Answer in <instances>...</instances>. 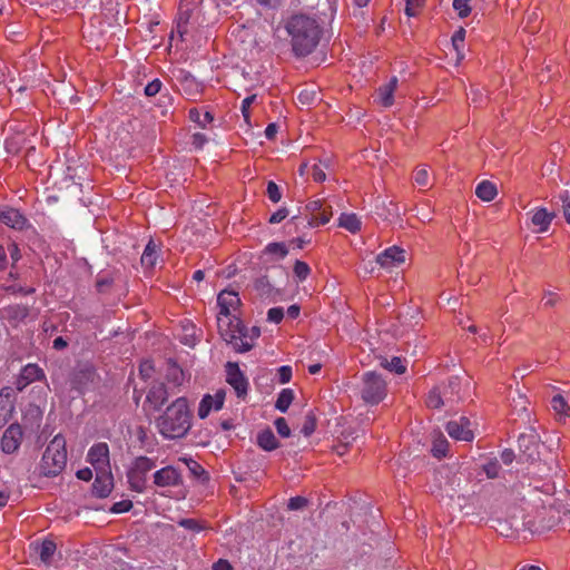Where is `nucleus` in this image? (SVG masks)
Returning <instances> with one entry per match:
<instances>
[{"label": "nucleus", "mask_w": 570, "mask_h": 570, "mask_svg": "<svg viewBox=\"0 0 570 570\" xmlns=\"http://www.w3.org/2000/svg\"><path fill=\"white\" fill-rule=\"evenodd\" d=\"M191 419L193 413L188 400L185 396H179L156 417L155 426L166 440L181 439L189 432Z\"/></svg>", "instance_id": "nucleus-1"}, {"label": "nucleus", "mask_w": 570, "mask_h": 570, "mask_svg": "<svg viewBox=\"0 0 570 570\" xmlns=\"http://www.w3.org/2000/svg\"><path fill=\"white\" fill-rule=\"evenodd\" d=\"M285 28L291 37L292 49L295 56L306 57L317 47L322 28L314 18L305 14H295L288 19Z\"/></svg>", "instance_id": "nucleus-2"}, {"label": "nucleus", "mask_w": 570, "mask_h": 570, "mask_svg": "<svg viewBox=\"0 0 570 570\" xmlns=\"http://www.w3.org/2000/svg\"><path fill=\"white\" fill-rule=\"evenodd\" d=\"M217 326L224 341L236 352L245 353L253 348V344L247 341L248 330L236 315L217 316Z\"/></svg>", "instance_id": "nucleus-3"}, {"label": "nucleus", "mask_w": 570, "mask_h": 570, "mask_svg": "<svg viewBox=\"0 0 570 570\" xmlns=\"http://www.w3.org/2000/svg\"><path fill=\"white\" fill-rule=\"evenodd\" d=\"M67 464L66 439L57 434L47 445L41 462L40 473L45 476H56Z\"/></svg>", "instance_id": "nucleus-4"}, {"label": "nucleus", "mask_w": 570, "mask_h": 570, "mask_svg": "<svg viewBox=\"0 0 570 570\" xmlns=\"http://www.w3.org/2000/svg\"><path fill=\"white\" fill-rule=\"evenodd\" d=\"M386 394L387 384L380 374L368 371L362 375L360 395L366 404L376 405L385 399Z\"/></svg>", "instance_id": "nucleus-5"}, {"label": "nucleus", "mask_w": 570, "mask_h": 570, "mask_svg": "<svg viewBox=\"0 0 570 570\" xmlns=\"http://www.w3.org/2000/svg\"><path fill=\"white\" fill-rule=\"evenodd\" d=\"M156 466L151 458L137 456L127 471V481L130 490L142 493L146 490L147 474Z\"/></svg>", "instance_id": "nucleus-6"}, {"label": "nucleus", "mask_w": 570, "mask_h": 570, "mask_svg": "<svg viewBox=\"0 0 570 570\" xmlns=\"http://www.w3.org/2000/svg\"><path fill=\"white\" fill-rule=\"evenodd\" d=\"M173 79L175 80V85L178 87L179 91L189 99H195L203 91V83L185 69H175L173 71Z\"/></svg>", "instance_id": "nucleus-7"}, {"label": "nucleus", "mask_w": 570, "mask_h": 570, "mask_svg": "<svg viewBox=\"0 0 570 570\" xmlns=\"http://www.w3.org/2000/svg\"><path fill=\"white\" fill-rule=\"evenodd\" d=\"M226 382L233 387L238 399L247 396L249 382L238 363L227 362L225 365Z\"/></svg>", "instance_id": "nucleus-8"}, {"label": "nucleus", "mask_w": 570, "mask_h": 570, "mask_svg": "<svg viewBox=\"0 0 570 570\" xmlns=\"http://www.w3.org/2000/svg\"><path fill=\"white\" fill-rule=\"evenodd\" d=\"M305 209L309 216L307 222L309 227L325 225L332 217L331 206H327L323 200L320 199L311 200L306 205Z\"/></svg>", "instance_id": "nucleus-9"}, {"label": "nucleus", "mask_w": 570, "mask_h": 570, "mask_svg": "<svg viewBox=\"0 0 570 570\" xmlns=\"http://www.w3.org/2000/svg\"><path fill=\"white\" fill-rule=\"evenodd\" d=\"M87 459L97 471H110L109 446L106 442L94 444L88 451Z\"/></svg>", "instance_id": "nucleus-10"}, {"label": "nucleus", "mask_w": 570, "mask_h": 570, "mask_svg": "<svg viewBox=\"0 0 570 570\" xmlns=\"http://www.w3.org/2000/svg\"><path fill=\"white\" fill-rule=\"evenodd\" d=\"M175 394L176 391L170 390L165 383H156L150 386L146 401L155 411H159L167 403L168 399Z\"/></svg>", "instance_id": "nucleus-11"}, {"label": "nucleus", "mask_w": 570, "mask_h": 570, "mask_svg": "<svg viewBox=\"0 0 570 570\" xmlns=\"http://www.w3.org/2000/svg\"><path fill=\"white\" fill-rule=\"evenodd\" d=\"M22 436V429L18 423L9 425L1 438V450L7 454L14 453L20 448Z\"/></svg>", "instance_id": "nucleus-12"}, {"label": "nucleus", "mask_w": 570, "mask_h": 570, "mask_svg": "<svg viewBox=\"0 0 570 570\" xmlns=\"http://www.w3.org/2000/svg\"><path fill=\"white\" fill-rule=\"evenodd\" d=\"M154 484L159 488L178 487L183 483V478L178 469L167 465L154 473Z\"/></svg>", "instance_id": "nucleus-13"}, {"label": "nucleus", "mask_w": 570, "mask_h": 570, "mask_svg": "<svg viewBox=\"0 0 570 570\" xmlns=\"http://www.w3.org/2000/svg\"><path fill=\"white\" fill-rule=\"evenodd\" d=\"M445 430L448 434L458 441H472L474 435L470 429V421L461 416L459 420H452L446 423Z\"/></svg>", "instance_id": "nucleus-14"}, {"label": "nucleus", "mask_w": 570, "mask_h": 570, "mask_svg": "<svg viewBox=\"0 0 570 570\" xmlns=\"http://www.w3.org/2000/svg\"><path fill=\"white\" fill-rule=\"evenodd\" d=\"M405 262V250L397 247L391 246L382 252L376 257V263L385 268L391 269L393 267H397Z\"/></svg>", "instance_id": "nucleus-15"}, {"label": "nucleus", "mask_w": 570, "mask_h": 570, "mask_svg": "<svg viewBox=\"0 0 570 570\" xmlns=\"http://www.w3.org/2000/svg\"><path fill=\"white\" fill-rule=\"evenodd\" d=\"M219 312L217 316H232L240 305V298L236 292L222 291L217 297Z\"/></svg>", "instance_id": "nucleus-16"}, {"label": "nucleus", "mask_w": 570, "mask_h": 570, "mask_svg": "<svg viewBox=\"0 0 570 570\" xmlns=\"http://www.w3.org/2000/svg\"><path fill=\"white\" fill-rule=\"evenodd\" d=\"M27 218L16 208H0V223L14 228L22 229L27 225Z\"/></svg>", "instance_id": "nucleus-17"}, {"label": "nucleus", "mask_w": 570, "mask_h": 570, "mask_svg": "<svg viewBox=\"0 0 570 570\" xmlns=\"http://www.w3.org/2000/svg\"><path fill=\"white\" fill-rule=\"evenodd\" d=\"M114 487L112 475L110 471L99 472L92 484V493L97 498H107Z\"/></svg>", "instance_id": "nucleus-18"}, {"label": "nucleus", "mask_w": 570, "mask_h": 570, "mask_svg": "<svg viewBox=\"0 0 570 570\" xmlns=\"http://www.w3.org/2000/svg\"><path fill=\"white\" fill-rule=\"evenodd\" d=\"M376 215L386 222H395L400 218V208L393 200L381 199L375 205Z\"/></svg>", "instance_id": "nucleus-19"}, {"label": "nucleus", "mask_w": 570, "mask_h": 570, "mask_svg": "<svg viewBox=\"0 0 570 570\" xmlns=\"http://www.w3.org/2000/svg\"><path fill=\"white\" fill-rule=\"evenodd\" d=\"M97 373L92 367H85L75 373L72 379V386L80 393L89 389V385L95 382Z\"/></svg>", "instance_id": "nucleus-20"}, {"label": "nucleus", "mask_w": 570, "mask_h": 570, "mask_svg": "<svg viewBox=\"0 0 570 570\" xmlns=\"http://www.w3.org/2000/svg\"><path fill=\"white\" fill-rule=\"evenodd\" d=\"M42 379H45V373L41 367L33 363L27 364L21 370L18 379L19 390L32 382L41 381Z\"/></svg>", "instance_id": "nucleus-21"}, {"label": "nucleus", "mask_w": 570, "mask_h": 570, "mask_svg": "<svg viewBox=\"0 0 570 570\" xmlns=\"http://www.w3.org/2000/svg\"><path fill=\"white\" fill-rule=\"evenodd\" d=\"M166 382L170 385V390L176 391V394L180 392V386L185 382V373L175 362H168L166 368Z\"/></svg>", "instance_id": "nucleus-22"}, {"label": "nucleus", "mask_w": 570, "mask_h": 570, "mask_svg": "<svg viewBox=\"0 0 570 570\" xmlns=\"http://www.w3.org/2000/svg\"><path fill=\"white\" fill-rule=\"evenodd\" d=\"M397 78L392 77L389 82L382 85L376 91V99L383 107H391L394 102V91L397 87Z\"/></svg>", "instance_id": "nucleus-23"}, {"label": "nucleus", "mask_w": 570, "mask_h": 570, "mask_svg": "<svg viewBox=\"0 0 570 570\" xmlns=\"http://www.w3.org/2000/svg\"><path fill=\"white\" fill-rule=\"evenodd\" d=\"M440 386L446 405H452L461 399L460 379L458 376L449 377L448 382Z\"/></svg>", "instance_id": "nucleus-24"}, {"label": "nucleus", "mask_w": 570, "mask_h": 570, "mask_svg": "<svg viewBox=\"0 0 570 570\" xmlns=\"http://www.w3.org/2000/svg\"><path fill=\"white\" fill-rule=\"evenodd\" d=\"M518 443L519 449L529 460H534L538 456V436L534 433L521 434Z\"/></svg>", "instance_id": "nucleus-25"}, {"label": "nucleus", "mask_w": 570, "mask_h": 570, "mask_svg": "<svg viewBox=\"0 0 570 570\" xmlns=\"http://www.w3.org/2000/svg\"><path fill=\"white\" fill-rule=\"evenodd\" d=\"M554 218V214L548 212L546 208H537L532 216L531 223L534 227H537L538 233H544L549 229L552 219Z\"/></svg>", "instance_id": "nucleus-26"}, {"label": "nucleus", "mask_w": 570, "mask_h": 570, "mask_svg": "<svg viewBox=\"0 0 570 570\" xmlns=\"http://www.w3.org/2000/svg\"><path fill=\"white\" fill-rule=\"evenodd\" d=\"M35 553L40 558L43 563H49L56 552V543L52 540H43L42 542H35L30 546Z\"/></svg>", "instance_id": "nucleus-27"}, {"label": "nucleus", "mask_w": 570, "mask_h": 570, "mask_svg": "<svg viewBox=\"0 0 570 570\" xmlns=\"http://www.w3.org/2000/svg\"><path fill=\"white\" fill-rule=\"evenodd\" d=\"M254 288L262 298L274 299L279 294L267 276L258 277Z\"/></svg>", "instance_id": "nucleus-28"}, {"label": "nucleus", "mask_w": 570, "mask_h": 570, "mask_svg": "<svg viewBox=\"0 0 570 570\" xmlns=\"http://www.w3.org/2000/svg\"><path fill=\"white\" fill-rule=\"evenodd\" d=\"M475 195L483 202H491L497 197L498 189L493 183L482 180L475 188Z\"/></svg>", "instance_id": "nucleus-29"}, {"label": "nucleus", "mask_w": 570, "mask_h": 570, "mask_svg": "<svg viewBox=\"0 0 570 570\" xmlns=\"http://www.w3.org/2000/svg\"><path fill=\"white\" fill-rule=\"evenodd\" d=\"M257 444L265 451H273L278 448L279 443L273 431L267 429L258 433Z\"/></svg>", "instance_id": "nucleus-30"}, {"label": "nucleus", "mask_w": 570, "mask_h": 570, "mask_svg": "<svg viewBox=\"0 0 570 570\" xmlns=\"http://www.w3.org/2000/svg\"><path fill=\"white\" fill-rule=\"evenodd\" d=\"M188 118L190 121L197 124L200 128H206L214 120V116L209 110H199L198 108H191L188 111Z\"/></svg>", "instance_id": "nucleus-31"}, {"label": "nucleus", "mask_w": 570, "mask_h": 570, "mask_svg": "<svg viewBox=\"0 0 570 570\" xmlns=\"http://www.w3.org/2000/svg\"><path fill=\"white\" fill-rule=\"evenodd\" d=\"M158 259L157 254V245L154 243V240H149L148 244L145 247V250L141 255L140 262L141 265L146 268H153Z\"/></svg>", "instance_id": "nucleus-32"}, {"label": "nucleus", "mask_w": 570, "mask_h": 570, "mask_svg": "<svg viewBox=\"0 0 570 570\" xmlns=\"http://www.w3.org/2000/svg\"><path fill=\"white\" fill-rule=\"evenodd\" d=\"M551 407L559 420L570 417V406L561 394H556L551 400Z\"/></svg>", "instance_id": "nucleus-33"}, {"label": "nucleus", "mask_w": 570, "mask_h": 570, "mask_svg": "<svg viewBox=\"0 0 570 570\" xmlns=\"http://www.w3.org/2000/svg\"><path fill=\"white\" fill-rule=\"evenodd\" d=\"M338 225L351 233H356L361 229V220L355 214H341Z\"/></svg>", "instance_id": "nucleus-34"}, {"label": "nucleus", "mask_w": 570, "mask_h": 570, "mask_svg": "<svg viewBox=\"0 0 570 570\" xmlns=\"http://www.w3.org/2000/svg\"><path fill=\"white\" fill-rule=\"evenodd\" d=\"M13 410L9 393L0 392V429L7 423L10 413Z\"/></svg>", "instance_id": "nucleus-35"}, {"label": "nucleus", "mask_w": 570, "mask_h": 570, "mask_svg": "<svg viewBox=\"0 0 570 570\" xmlns=\"http://www.w3.org/2000/svg\"><path fill=\"white\" fill-rule=\"evenodd\" d=\"M294 401V391L292 389H283L276 400L275 409L282 413L287 412L289 405Z\"/></svg>", "instance_id": "nucleus-36"}, {"label": "nucleus", "mask_w": 570, "mask_h": 570, "mask_svg": "<svg viewBox=\"0 0 570 570\" xmlns=\"http://www.w3.org/2000/svg\"><path fill=\"white\" fill-rule=\"evenodd\" d=\"M425 402L426 405L431 409H440L441 406H448L440 385L435 386L429 392Z\"/></svg>", "instance_id": "nucleus-37"}, {"label": "nucleus", "mask_w": 570, "mask_h": 570, "mask_svg": "<svg viewBox=\"0 0 570 570\" xmlns=\"http://www.w3.org/2000/svg\"><path fill=\"white\" fill-rule=\"evenodd\" d=\"M382 367L389 370L390 372H394L396 374H403L406 371V366L403 362V360L399 356L392 357L390 361L386 358H383L381 361Z\"/></svg>", "instance_id": "nucleus-38"}, {"label": "nucleus", "mask_w": 570, "mask_h": 570, "mask_svg": "<svg viewBox=\"0 0 570 570\" xmlns=\"http://www.w3.org/2000/svg\"><path fill=\"white\" fill-rule=\"evenodd\" d=\"M448 446H449V443H448V440L445 439V436L442 434H439L433 440V445H432L431 452H432L433 456L441 459L446 455Z\"/></svg>", "instance_id": "nucleus-39"}, {"label": "nucleus", "mask_w": 570, "mask_h": 570, "mask_svg": "<svg viewBox=\"0 0 570 570\" xmlns=\"http://www.w3.org/2000/svg\"><path fill=\"white\" fill-rule=\"evenodd\" d=\"M328 161L321 160L318 164H314L311 169L312 177L317 183H323L326 179L325 170L328 169Z\"/></svg>", "instance_id": "nucleus-40"}, {"label": "nucleus", "mask_w": 570, "mask_h": 570, "mask_svg": "<svg viewBox=\"0 0 570 570\" xmlns=\"http://www.w3.org/2000/svg\"><path fill=\"white\" fill-rule=\"evenodd\" d=\"M264 253L268 255H277L279 258H284L288 254V249L284 243H269L265 246Z\"/></svg>", "instance_id": "nucleus-41"}, {"label": "nucleus", "mask_w": 570, "mask_h": 570, "mask_svg": "<svg viewBox=\"0 0 570 570\" xmlns=\"http://www.w3.org/2000/svg\"><path fill=\"white\" fill-rule=\"evenodd\" d=\"M188 468L190 473L196 478H207V473L205 469L194 459L191 458H183L180 459Z\"/></svg>", "instance_id": "nucleus-42"}, {"label": "nucleus", "mask_w": 570, "mask_h": 570, "mask_svg": "<svg viewBox=\"0 0 570 570\" xmlns=\"http://www.w3.org/2000/svg\"><path fill=\"white\" fill-rule=\"evenodd\" d=\"M212 410H214V399L212 397V395L206 394L199 403L198 416L200 419H206Z\"/></svg>", "instance_id": "nucleus-43"}, {"label": "nucleus", "mask_w": 570, "mask_h": 570, "mask_svg": "<svg viewBox=\"0 0 570 570\" xmlns=\"http://www.w3.org/2000/svg\"><path fill=\"white\" fill-rule=\"evenodd\" d=\"M293 272H294L295 276L297 277V279L299 282H303L308 277V275L311 273V268L305 262L297 259L294 264Z\"/></svg>", "instance_id": "nucleus-44"}, {"label": "nucleus", "mask_w": 570, "mask_h": 570, "mask_svg": "<svg viewBox=\"0 0 570 570\" xmlns=\"http://www.w3.org/2000/svg\"><path fill=\"white\" fill-rule=\"evenodd\" d=\"M465 33H466V31L463 28H460L459 30H456L453 33V36L451 38L452 46H453L454 50L456 51L458 56H461V51L464 47Z\"/></svg>", "instance_id": "nucleus-45"}, {"label": "nucleus", "mask_w": 570, "mask_h": 570, "mask_svg": "<svg viewBox=\"0 0 570 570\" xmlns=\"http://www.w3.org/2000/svg\"><path fill=\"white\" fill-rule=\"evenodd\" d=\"M472 0H453V8L460 18H465L471 13Z\"/></svg>", "instance_id": "nucleus-46"}, {"label": "nucleus", "mask_w": 570, "mask_h": 570, "mask_svg": "<svg viewBox=\"0 0 570 570\" xmlns=\"http://www.w3.org/2000/svg\"><path fill=\"white\" fill-rule=\"evenodd\" d=\"M500 470H501V465H500L498 459L490 460L483 465V471L485 472V474L489 479L498 478Z\"/></svg>", "instance_id": "nucleus-47"}, {"label": "nucleus", "mask_w": 570, "mask_h": 570, "mask_svg": "<svg viewBox=\"0 0 570 570\" xmlns=\"http://www.w3.org/2000/svg\"><path fill=\"white\" fill-rule=\"evenodd\" d=\"M161 89L163 82L158 78H156L146 85L144 92L147 97H154L157 94L161 95Z\"/></svg>", "instance_id": "nucleus-48"}, {"label": "nucleus", "mask_w": 570, "mask_h": 570, "mask_svg": "<svg viewBox=\"0 0 570 570\" xmlns=\"http://www.w3.org/2000/svg\"><path fill=\"white\" fill-rule=\"evenodd\" d=\"M423 6V0H406L405 13L407 17H416Z\"/></svg>", "instance_id": "nucleus-49"}, {"label": "nucleus", "mask_w": 570, "mask_h": 570, "mask_svg": "<svg viewBox=\"0 0 570 570\" xmlns=\"http://www.w3.org/2000/svg\"><path fill=\"white\" fill-rule=\"evenodd\" d=\"M266 193H267L268 198L273 203H278L282 198V193H281L279 187L277 186L276 183H274L272 180L268 181V184H267Z\"/></svg>", "instance_id": "nucleus-50"}, {"label": "nucleus", "mask_w": 570, "mask_h": 570, "mask_svg": "<svg viewBox=\"0 0 570 570\" xmlns=\"http://www.w3.org/2000/svg\"><path fill=\"white\" fill-rule=\"evenodd\" d=\"M274 425L277 433L282 438H288L291 435V429L287 424V421L284 417H277L274 422Z\"/></svg>", "instance_id": "nucleus-51"}, {"label": "nucleus", "mask_w": 570, "mask_h": 570, "mask_svg": "<svg viewBox=\"0 0 570 570\" xmlns=\"http://www.w3.org/2000/svg\"><path fill=\"white\" fill-rule=\"evenodd\" d=\"M414 181L417 186L425 187L429 184V173L425 167L417 168L414 173Z\"/></svg>", "instance_id": "nucleus-52"}, {"label": "nucleus", "mask_w": 570, "mask_h": 570, "mask_svg": "<svg viewBox=\"0 0 570 570\" xmlns=\"http://www.w3.org/2000/svg\"><path fill=\"white\" fill-rule=\"evenodd\" d=\"M307 499L304 497H293L288 500L287 508L292 511L301 510L307 505Z\"/></svg>", "instance_id": "nucleus-53"}, {"label": "nucleus", "mask_w": 570, "mask_h": 570, "mask_svg": "<svg viewBox=\"0 0 570 570\" xmlns=\"http://www.w3.org/2000/svg\"><path fill=\"white\" fill-rule=\"evenodd\" d=\"M317 98V94L314 90H302L297 99L303 105H311L313 104Z\"/></svg>", "instance_id": "nucleus-54"}, {"label": "nucleus", "mask_w": 570, "mask_h": 570, "mask_svg": "<svg viewBox=\"0 0 570 570\" xmlns=\"http://www.w3.org/2000/svg\"><path fill=\"white\" fill-rule=\"evenodd\" d=\"M284 317L283 307H272L267 312V320L272 323L278 324Z\"/></svg>", "instance_id": "nucleus-55"}, {"label": "nucleus", "mask_w": 570, "mask_h": 570, "mask_svg": "<svg viewBox=\"0 0 570 570\" xmlns=\"http://www.w3.org/2000/svg\"><path fill=\"white\" fill-rule=\"evenodd\" d=\"M132 508V502L130 500H122L115 502L110 508L112 513H124L128 512Z\"/></svg>", "instance_id": "nucleus-56"}, {"label": "nucleus", "mask_w": 570, "mask_h": 570, "mask_svg": "<svg viewBox=\"0 0 570 570\" xmlns=\"http://www.w3.org/2000/svg\"><path fill=\"white\" fill-rule=\"evenodd\" d=\"M277 377L278 382L282 384L288 383L292 379V367L288 365H283L277 368Z\"/></svg>", "instance_id": "nucleus-57"}, {"label": "nucleus", "mask_w": 570, "mask_h": 570, "mask_svg": "<svg viewBox=\"0 0 570 570\" xmlns=\"http://www.w3.org/2000/svg\"><path fill=\"white\" fill-rule=\"evenodd\" d=\"M255 99H256V95H252V96L246 97L242 101L240 111L243 114L244 119L247 122L249 121V117H250L249 108H250V105L255 101Z\"/></svg>", "instance_id": "nucleus-58"}, {"label": "nucleus", "mask_w": 570, "mask_h": 570, "mask_svg": "<svg viewBox=\"0 0 570 570\" xmlns=\"http://www.w3.org/2000/svg\"><path fill=\"white\" fill-rule=\"evenodd\" d=\"M178 524L185 529L196 532H199L204 529L196 519H181Z\"/></svg>", "instance_id": "nucleus-59"}, {"label": "nucleus", "mask_w": 570, "mask_h": 570, "mask_svg": "<svg viewBox=\"0 0 570 570\" xmlns=\"http://www.w3.org/2000/svg\"><path fill=\"white\" fill-rule=\"evenodd\" d=\"M315 428H316L315 419L313 416H307L302 426V433L305 436H309L315 431Z\"/></svg>", "instance_id": "nucleus-60"}, {"label": "nucleus", "mask_w": 570, "mask_h": 570, "mask_svg": "<svg viewBox=\"0 0 570 570\" xmlns=\"http://www.w3.org/2000/svg\"><path fill=\"white\" fill-rule=\"evenodd\" d=\"M288 216V210L285 207L277 209L268 219L271 224H278Z\"/></svg>", "instance_id": "nucleus-61"}, {"label": "nucleus", "mask_w": 570, "mask_h": 570, "mask_svg": "<svg viewBox=\"0 0 570 570\" xmlns=\"http://www.w3.org/2000/svg\"><path fill=\"white\" fill-rule=\"evenodd\" d=\"M560 198L562 200L564 218H566L567 223L570 225V199H569L568 193L564 191L563 194H561Z\"/></svg>", "instance_id": "nucleus-62"}, {"label": "nucleus", "mask_w": 570, "mask_h": 570, "mask_svg": "<svg viewBox=\"0 0 570 570\" xmlns=\"http://www.w3.org/2000/svg\"><path fill=\"white\" fill-rule=\"evenodd\" d=\"M212 397L214 399V410H220L225 401V391L218 390L214 395H212Z\"/></svg>", "instance_id": "nucleus-63"}, {"label": "nucleus", "mask_w": 570, "mask_h": 570, "mask_svg": "<svg viewBox=\"0 0 570 570\" xmlns=\"http://www.w3.org/2000/svg\"><path fill=\"white\" fill-rule=\"evenodd\" d=\"M213 570H233V567L227 560L219 559L214 563Z\"/></svg>", "instance_id": "nucleus-64"}]
</instances>
